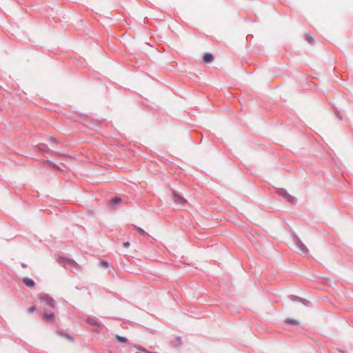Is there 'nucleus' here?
Segmentation results:
<instances>
[{"label":"nucleus","mask_w":353,"mask_h":353,"mask_svg":"<svg viewBox=\"0 0 353 353\" xmlns=\"http://www.w3.org/2000/svg\"><path fill=\"white\" fill-rule=\"evenodd\" d=\"M254 245L256 251L266 257H270L273 252V245L266 240L256 241Z\"/></svg>","instance_id":"1"},{"label":"nucleus","mask_w":353,"mask_h":353,"mask_svg":"<svg viewBox=\"0 0 353 353\" xmlns=\"http://www.w3.org/2000/svg\"><path fill=\"white\" fill-rule=\"evenodd\" d=\"M23 282L27 287H33L34 285V281L28 277L23 278Z\"/></svg>","instance_id":"2"},{"label":"nucleus","mask_w":353,"mask_h":353,"mask_svg":"<svg viewBox=\"0 0 353 353\" xmlns=\"http://www.w3.org/2000/svg\"><path fill=\"white\" fill-rule=\"evenodd\" d=\"M43 318L47 321H52L54 319V314L52 312H46L43 314Z\"/></svg>","instance_id":"3"},{"label":"nucleus","mask_w":353,"mask_h":353,"mask_svg":"<svg viewBox=\"0 0 353 353\" xmlns=\"http://www.w3.org/2000/svg\"><path fill=\"white\" fill-rule=\"evenodd\" d=\"M213 59H214V57L212 54L207 53L203 57V61L205 63H209L213 61Z\"/></svg>","instance_id":"4"},{"label":"nucleus","mask_w":353,"mask_h":353,"mask_svg":"<svg viewBox=\"0 0 353 353\" xmlns=\"http://www.w3.org/2000/svg\"><path fill=\"white\" fill-rule=\"evenodd\" d=\"M286 323L288 324L297 325L299 322L296 319H288Z\"/></svg>","instance_id":"5"},{"label":"nucleus","mask_w":353,"mask_h":353,"mask_svg":"<svg viewBox=\"0 0 353 353\" xmlns=\"http://www.w3.org/2000/svg\"><path fill=\"white\" fill-rule=\"evenodd\" d=\"M116 339L119 343H126L127 339L120 336H116Z\"/></svg>","instance_id":"6"},{"label":"nucleus","mask_w":353,"mask_h":353,"mask_svg":"<svg viewBox=\"0 0 353 353\" xmlns=\"http://www.w3.org/2000/svg\"><path fill=\"white\" fill-rule=\"evenodd\" d=\"M137 229V231L142 236H145L147 234L146 232L143 230L141 229V228H139V227H137L136 228Z\"/></svg>","instance_id":"7"},{"label":"nucleus","mask_w":353,"mask_h":353,"mask_svg":"<svg viewBox=\"0 0 353 353\" xmlns=\"http://www.w3.org/2000/svg\"><path fill=\"white\" fill-rule=\"evenodd\" d=\"M37 311V307L35 306H31L28 309V312L30 313H33Z\"/></svg>","instance_id":"8"},{"label":"nucleus","mask_w":353,"mask_h":353,"mask_svg":"<svg viewBox=\"0 0 353 353\" xmlns=\"http://www.w3.org/2000/svg\"><path fill=\"white\" fill-rule=\"evenodd\" d=\"M121 201V199L120 198H118V197H116L114 198V199L112 200V201L114 203H118Z\"/></svg>","instance_id":"9"},{"label":"nucleus","mask_w":353,"mask_h":353,"mask_svg":"<svg viewBox=\"0 0 353 353\" xmlns=\"http://www.w3.org/2000/svg\"><path fill=\"white\" fill-rule=\"evenodd\" d=\"M130 243L128 241L124 242L123 244V247H125V248H128L130 246Z\"/></svg>","instance_id":"10"},{"label":"nucleus","mask_w":353,"mask_h":353,"mask_svg":"<svg viewBox=\"0 0 353 353\" xmlns=\"http://www.w3.org/2000/svg\"><path fill=\"white\" fill-rule=\"evenodd\" d=\"M101 265L104 266V267H108L109 264L107 261H103V262H101Z\"/></svg>","instance_id":"11"},{"label":"nucleus","mask_w":353,"mask_h":353,"mask_svg":"<svg viewBox=\"0 0 353 353\" xmlns=\"http://www.w3.org/2000/svg\"><path fill=\"white\" fill-rule=\"evenodd\" d=\"M54 301L52 299H48V303L50 305H52L53 303H54Z\"/></svg>","instance_id":"12"}]
</instances>
